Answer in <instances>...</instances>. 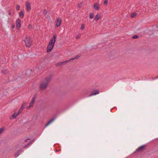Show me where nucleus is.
<instances>
[{
    "label": "nucleus",
    "mask_w": 158,
    "mask_h": 158,
    "mask_svg": "<svg viewBox=\"0 0 158 158\" xmlns=\"http://www.w3.org/2000/svg\"><path fill=\"white\" fill-rule=\"evenodd\" d=\"M43 13L44 14V15H46L47 13V11L46 9H44V10L43 11Z\"/></svg>",
    "instance_id": "22"
},
{
    "label": "nucleus",
    "mask_w": 158,
    "mask_h": 158,
    "mask_svg": "<svg viewBox=\"0 0 158 158\" xmlns=\"http://www.w3.org/2000/svg\"><path fill=\"white\" fill-rule=\"evenodd\" d=\"M34 141V140H33L30 143H28L25 146H23V148H27Z\"/></svg>",
    "instance_id": "16"
},
{
    "label": "nucleus",
    "mask_w": 158,
    "mask_h": 158,
    "mask_svg": "<svg viewBox=\"0 0 158 158\" xmlns=\"http://www.w3.org/2000/svg\"><path fill=\"white\" fill-rule=\"evenodd\" d=\"M62 22L61 19L60 18H57L56 19V27H59L61 24Z\"/></svg>",
    "instance_id": "4"
},
{
    "label": "nucleus",
    "mask_w": 158,
    "mask_h": 158,
    "mask_svg": "<svg viewBox=\"0 0 158 158\" xmlns=\"http://www.w3.org/2000/svg\"><path fill=\"white\" fill-rule=\"evenodd\" d=\"M158 78V77H156V78L157 79Z\"/></svg>",
    "instance_id": "36"
},
{
    "label": "nucleus",
    "mask_w": 158,
    "mask_h": 158,
    "mask_svg": "<svg viewBox=\"0 0 158 158\" xmlns=\"http://www.w3.org/2000/svg\"><path fill=\"white\" fill-rule=\"evenodd\" d=\"M136 15V14L135 13H134L131 15V17L133 18Z\"/></svg>",
    "instance_id": "23"
},
{
    "label": "nucleus",
    "mask_w": 158,
    "mask_h": 158,
    "mask_svg": "<svg viewBox=\"0 0 158 158\" xmlns=\"http://www.w3.org/2000/svg\"><path fill=\"white\" fill-rule=\"evenodd\" d=\"M54 46L48 44L47 48V52H50L53 49Z\"/></svg>",
    "instance_id": "8"
},
{
    "label": "nucleus",
    "mask_w": 158,
    "mask_h": 158,
    "mask_svg": "<svg viewBox=\"0 0 158 158\" xmlns=\"http://www.w3.org/2000/svg\"><path fill=\"white\" fill-rule=\"evenodd\" d=\"M30 139H27L25 140V141H26L27 140Z\"/></svg>",
    "instance_id": "35"
},
{
    "label": "nucleus",
    "mask_w": 158,
    "mask_h": 158,
    "mask_svg": "<svg viewBox=\"0 0 158 158\" xmlns=\"http://www.w3.org/2000/svg\"><path fill=\"white\" fill-rule=\"evenodd\" d=\"M85 28V26L84 24H82L81 27L80 28L82 30H84Z\"/></svg>",
    "instance_id": "20"
},
{
    "label": "nucleus",
    "mask_w": 158,
    "mask_h": 158,
    "mask_svg": "<svg viewBox=\"0 0 158 158\" xmlns=\"http://www.w3.org/2000/svg\"><path fill=\"white\" fill-rule=\"evenodd\" d=\"M94 17V14L93 13H91L90 14L89 18L90 19H92Z\"/></svg>",
    "instance_id": "18"
},
{
    "label": "nucleus",
    "mask_w": 158,
    "mask_h": 158,
    "mask_svg": "<svg viewBox=\"0 0 158 158\" xmlns=\"http://www.w3.org/2000/svg\"><path fill=\"white\" fill-rule=\"evenodd\" d=\"M35 98H36V96H34L33 98L32 99V100L31 101V102H30V105L27 107V109H29L30 108V107L33 105L34 103V102H35Z\"/></svg>",
    "instance_id": "6"
},
{
    "label": "nucleus",
    "mask_w": 158,
    "mask_h": 158,
    "mask_svg": "<svg viewBox=\"0 0 158 158\" xmlns=\"http://www.w3.org/2000/svg\"><path fill=\"white\" fill-rule=\"evenodd\" d=\"M19 14L20 15V13H19Z\"/></svg>",
    "instance_id": "37"
},
{
    "label": "nucleus",
    "mask_w": 158,
    "mask_h": 158,
    "mask_svg": "<svg viewBox=\"0 0 158 158\" xmlns=\"http://www.w3.org/2000/svg\"><path fill=\"white\" fill-rule=\"evenodd\" d=\"M4 130V127H2L0 129V134H1L3 131Z\"/></svg>",
    "instance_id": "19"
},
{
    "label": "nucleus",
    "mask_w": 158,
    "mask_h": 158,
    "mask_svg": "<svg viewBox=\"0 0 158 158\" xmlns=\"http://www.w3.org/2000/svg\"><path fill=\"white\" fill-rule=\"evenodd\" d=\"M51 77H49L45 78L43 80L40 85V88L41 90H44L47 88L49 82L51 80Z\"/></svg>",
    "instance_id": "1"
},
{
    "label": "nucleus",
    "mask_w": 158,
    "mask_h": 158,
    "mask_svg": "<svg viewBox=\"0 0 158 158\" xmlns=\"http://www.w3.org/2000/svg\"><path fill=\"white\" fill-rule=\"evenodd\" d=\"M56 37V35L55 34H54L52 38L50 40L49 44L54 46Z\"/></svg>",
    "instance_id": "3"
},
{
    "label": "nucleus",
    "mask_w": 158,
    "mask_h": 158,
    "mask_svg": "<svg viewBox=\"0 0 158 158\" xmlns=\"http://www.w3.org/2000/svg\"><path fill=\"white\" fill-rule=\"evenodd\" d=\"M145 147V145H143L140 147H139L138 148H137L135 151V152H139V151H141L144 149V148Z\"/></svg>",
    "instance_id": "10"
},
{
    "label": "nucleus",
    "mask_w": 158,
    "mask_h": 158,
    "mask_svg": "<svg viewBox=\"0 0 158 158\" xmlns=\"http://www.w3.org/2000/svg\"><path fill=\"white\" fill-rule=\"evenodd\" d=\"M24 41L25 43L26 47L29 48L32 44V40L30 37L26 36L24 40Z\"/></svg>",
    "instance_id": "2"
},
{
    "label": "nucleus",
    "mask_w": 158,
    "mask_h": 158,
    "mask_svg": "<svg viewBox=\"0 0 158 158\" xmlns=\"http://www.w3.org/2000/svg\"><path fill=\"white\" fill-rule=\"evenodd\" d=\"M10 15H11V13L10 12H9V13H8Z\"/></svg>",
    "instance_id": "32"
},
{
    "label": "nucleus",
    "mask_w": 158,
    "mask_h": 158,
    "mask_svg": "<svg viewBox=\"0 0 158 158\" xmlns=\"http://www.w3.org/2000/svg\"><path fill=\"white\" fill-rule=\"evenodd\" d=\"M24 14L23 12L20 11V18H22L24 16Z\"/></svg>",
    "instance_id": "21"
},
{
    "label": "nucleus",
    "mask_w": 158,
    "mask_h": 158,
    "mask_svg": "<svg viewBox=\"0 0 158 158\" xmlns=\"http://www.w3.org/2000/svg\"><path fill=\"white\" fill-rule=\"evenodd\" d=\"M23 108V106H22L21 107H20V109Z\"/></svg>",
    "instance_id": "34"
},
{
    "label": "nucleus",
    "mask_w": 158,
    "mask_h": 158,
    "mask_svg": "<svg viewBox=\"0 0 158 158\" xmlns=\"http://www.w3.org/2000/svg\"><path fill=\"white\" fill-rule=\"evenodd\" d=\"M99 94V92L98 90H95L94 92H92L91 94L89 95V96L90 97L93 95H96Z\"/></svg>",
    "instance_id": "12"
},
{
    "label": "nucleus",
    "mask_w": 158,
    "mask_h": 158,
    "mask_svg": "<svg viewBox=\"0 0 158 158\" xmlns=\"http://www.w3.org/2000/svg\"><path fill=\"white\" fill-rule=\"evenodd\" d=\"M107 3H108L107 0H105L103 4L104 5H106L107 4Z\"/></svg>",
    "instance_id": "27"
},
{
    "label": "nucleus",
    "mask_w": 158,
    "mask_h": 158,
    "mask_svg": "<svg viewBox=\"0 0 158 158\" xmlns=\"http://www.w3.org/2000/svg\"><path fill=\"white\" fill-rule=\"evenodd\" d=\"M28 27L29 28H31V25H29V26H28Z\"/></svg>",
    "instance_id": "29"
},
{
    "label": "nucleus",
    "mask_w": 158,
    "mask_h": 158,
    "mask_svg": "<svg viewBox=\"0 0 158 158\" xmlns=\"http://www.w3.org/2000/svg\"><path fill=\"white\" fill-rule=\"evenodd\" d=\"M80 37V35H77V37H76V39H78L79 38V37Z\"/></svg>",
    "instance_id": "30"
},
{
    "label": "nucleus",
    "mask_w": 158,
    "mask_h": 158,
    "mask_svg": "<svg viewBox=\"0 0 158 158\" xmlns=\"http://www.w3.org/2000/svg\"><path fill=\"white\" fill-rule=\"evenodd\" d=\"M15 27V25H13L12 26V28H13V29Z\"/></svg>",
    "instance_id": "31"
},
{
    "label": "nucleus",
    "mask_w": 158,
    "mask_h": 158,
    "mask_svg": "<svg viewBox=\"0 0 158 158\" xmlns=\"http://www.w3.org/2000/svg\"><path fill=\"white\" fill-rule=\"evenodd\" d=\"M101 17V14H98L95 15V16L94 17V20L96 21H98L100 18Z\"/></svg>",
    "instance_id": "11"
},
{
    "label": "nucleus",
    "mask_w": 158,
    "mask_h": 158,
    "mask_svg": "<svg viewBox=\"0 0 158 158\" xmlns=\"http://www.w3.org/2000/svg\"><path fill=\"white\" fill-rule=\"evenodd\" d=\"M26 6L27 10L28 11H29L31 10V5L29 2L27 1L26 2Z\"/></svg>",
    "instance_id": "7"
},
{
    "label": "nucleus",
    "mask_w": 158,
    "mask_h": 158,
    "mask_svg": "<svg viewBox=\"0 0 158 158\" xmlns=\"http://www.w3.org/2000/svg\"><path fill=\"white\" fill-rule=\"evenodd\" d=\"M55 119V118H52L51 120H50L45 125V127H46L47 126H48L49 124L51 123Z\"/></svg>",
    "instance_id": "15"
},
{
    "label": "nucleus",
    "mask_w": 158,
    "mask_h": 158,
    "mask_svg": "<svg viewBox=\"0 0 158 158\" xmlns=\"http://www.w3.org/2000/svg\"><path fill=\"white\" fill-rule=\"evenodd\" d=\"M19 155V152H18V153H17V154H15V157L16 158V157H18Z\"/></svg>",
    "instance_id": "28"
},
{
    "label": "nucleus",
    "mask_w": 158,
    "mask_h": 158,
    "mask_svg": "<svg viewBox=\"0 0 158 158\" xmlns=\"http://www.w3.org/2000/svg\"><path fill=\"white\" fill-rule=\"evenodd\" d=\"M16 27L18 30L20 29V19L19 18H18L17 20L16 21Z\"/></svg>",
    "instance_id": "13"
},
{
    "label": "nucleus",
    "mask_w": 158,
    "mask_h": 158,
    "mask_svg": "<svg viewBox=\"0 0 158 158\" xmlns=\"http://www.w3.org/2000/svg\"><path fill=\"white\" fill-rule=\"evenodd\" d=\"M138 37V36L137 35H134V36H133L132 37V38L133 39H136V38H137Z\"/></svg>",
    "instance_id": "25"
},
{
    "label": "nucleus",
    "mask_w": 158,
    "mask_h": 158,
    "mask_svg": "<svg viewBox=\"0 0 158 158\" xmlns=\"http://www.w3.org/2000/svg\"><path fill=\"white\" fill-rule=\"evenodd\" d=\"M19 112L20 109H19L18 112L17 113L16 112H15L12 115V116H11L10 117V119H12L13 118H16L17 116L19 115Z\"/></svg>",
    "instance_id": "5"
},
{
    "label": "nucleus",
    "mask_w": 158,
    "mask_h": 158,
    "mask_svg": "<svg viewBox=\"0 0 158 158\" xmlns=\"http://www.w3.org/2000/svg\"><path fill=\"white\" fill-rule=\"evenodd\" d=\"M47 18H50V16H47Z\"/></svg>",
    "instance_id": "33"
},
{
    "label": "nucleus",
    "mask_w": 158,
    "mask_h": 158,
    "mask_svg": "<svg viewBox=\"0 0 158 158\" xmlns=\"http://www.w3.org/2000/svg\"><path fill=\"white\" fill-rule=\"evenodd\" d=\"M7 73V71L6 70H5L2 71V73L3 74H5Z\"/></svg>",
    "instance_id": "24"
},
{
    "label": "nucleus",
    "mask_w": 158,
    "mask_h": 158,
    "mask_svg": "<svg viewBox=\"0 0 158 158\" xmlns=\"http://www.w3.org/2000/svg\"><path fill=\"white\" fill-rule=\"evenodd\" d=\"M31 69H28L27 70L26 73L25 74L28 77L30 76L31 74Z\"/></svg>",
    "instance_id": "14"
},
{
    "label": "nucleus",
    "mask_w": 158,
    "mask_h": 158,
    "mask_svg": "<svg viewBox=\"0 0 158 158\" xmlns=\"http://www.w3.org/2000/svg\"><path fill=\"white\" fill-rule=\"evenodd\" d=\"M94 8L95 10H98L99 9V6L97 4H95L94 5Z\"/></svg>",
    "instance_id": "17"
},
{
    "label": "nucleus",
    "mask_w": 158,
    "mask_h": 158,
    "mask_svg": "<svg viewBox=\"0 0 158 158\" xmlns=\"http://www.w3.org/2000/svg\"><path fill=\"white\" fill-rule=\"evenodd\" d=\"M20 9V7L18 5H16V10H19Z\"/></svg>",
    "instance_id": "26"
},
{
    "label": "nucleus",
    "mask_w": 158,
    "mask_h": 158,
    "mask_svg": "<svg viewBox=\"0 0 158 158\" xmlns=\"http://www.w3.org/2000/svg\"><path fill=\"white\" fill-rule=\"evenodd\" d=\"M80 56L78 55L72 58L69 60H66V61H63L62 62L59 63V64H64L66 62H68L71 60H74L75 59H77Z\"/></svg>",
    "instance_id": "9"
}]
</instances>
